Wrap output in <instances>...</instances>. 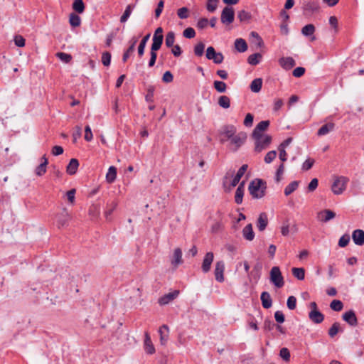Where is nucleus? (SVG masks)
I'll use <instances>...</instances> for the list:
<instances>
[{
	"label": "nucleus",
	"instance_id": "f257e3e1",
	"mask_svg": "<svg viewBox=\"0 0 364 364\" xmlns=\"http://www.w3.org/2000/svg\"><path fill=\"white\" fill-rule=\"evenodd\" d=\"M248 189L253 198L260 199L265 196L266 182L260 178L254 179L250 182Z\"/></svg>",
	"mask_w": 364,
	"mask_h": 364
},
{
	"label": "nucleus",
	"instance_id": "f03ea898",
	"mask_svg": "<svg viewBox=\"0 0 364 364\" xmlns=\"http://www.w3.org/2000/svg\"><path fill=\"white\" fill-rule=\"evenodd\" d=\"M320 9V4L316 0H304L301 4V11L305 16H311L314 14L318 13Z\"/></svg>",
	"mask_w": 364,
	"mask_h": 364
},
{
	"label": "nucleus",
	"instance_id": "7ed1b4c3",
	"mask_svg": "<svg viewBox=\"0 0 364 364\" xmlns=\"http://www.w3.org/2000/svg\"><path fill=\"white\" fill-rule=\"evenodd\" d=\"M252 137L255 140V151L256 152H261L267 149L272 141V136L268 134L252 136Z\"/></svg>",
	"mask_w": 364,
	"mask_h": 364
},
{
	"label": "nucleus",
	"instance_id": "20e7f679",
	"mask_svg": "<svg viewBox=\"0 0 364 364\" xmlns=\"http://www.w3.org/2000/svg\"><path fill=\"white\" fill-rule=\"evenodd\" d=\"M271 282L277 287L281 288L284 284V277L279 267H273L269 273Z\"/></svg>",
	"mask_w": 364,
	"mask_h": 364
},
{
	"label": "nucleus",
	"instance_id": "39448f33",
	"mask_svg": "<svg viewBox=\"0 0 364 364\" xmlns=\"http://www.w3.org/2000/svg\"><path fill=\"white\" fill-rule=\"evenodd\" d=\"M348 181V179L346 177L341 176L336 178L331 186V190L333 193L336 195H340L343 193V192L346 188V185Z\"/></svg>",
	"mask_w": 364,
	"mask_h": 364
},
{
	"label": "nucleus",
	"instance_id": "423d86ee",
	"mask_svg": "<svg viewBox=\"0 0 364 364\" xmlns=\"http://www.w3.org/2000/svg\"><path fill=\"white\" fill-rule=\"evenodd\" d=\"M205 56L207 59L213 60L215 64L222 63L224 59L222 53H217L213 46L208 47Z\"/></svg>",
	"mask_w": 364,
	"mask_h": 364
},
{
	"label": "nucleus",
	"instance_id": "0eeeda50",
	"mask_svg": "<svg viewBox=\"0 0 364 364\" xmlns=\"http://www.w3.org/2000/svg\"><path fill=\"white\" fill-rule=\"evenodd\" d=\"M235 12L232 7L226 6L221 13V22L224 24L229 25L233 22Z\"/></svg>",
	"mask_w": 364,
	"mask_h": 364
},
{
	"label": "nucleus",
	"instance_id": "6e6552de",
	"mask_svg": "<svg viewBox=\"0 0 364 364\" xmlns=\"http://www.w3.org/2000/svg\"><path fill=\"white\" fill-rule=\"evenodd\" d=\"M70 215L66 209H63L60 213L56 215V222L58 228L68 225Z\"/></svg>",
	"mask_w": 364,
	"mask_h": 364
},
{
	"label": "nucleus",
	"instance_id": "1a4fd4ad",
	"mask_svg": "<svg viewBox=\"0 0 364 364\" xmlns=\"http://www.w3.org/2000/svg\"><path fill=\"white\" fill-rule=\"evenodd\" d=\"M225 263L223 261H218L215 266V277L218 282H224Z\"/></svg>",
	"mask_w": 364,
	"mask_h": 364
},
{
	"label": "nucleus",
	"instance_id": "9d476101",
	"mask_svg": "<svg viewBox=\"0 0 364 364\" xmlns=\"http://www.w3.org/2000/svg\"><path fill=\"white\" fill-rule=\"evenodd\" d=\"M336 217V213L329 209L319 211L317 213L316 218L321 223H327Z\"/></svg>",
	"mask_w": 364,
	"mask_h": 364
},
{
	"label": "nucleus",
	"instance_id": "9b49d317",
	"mask_svg": "<svg viewBox=\"0 0 364 364\" xmlns=\"http://www.w3.org/2000/svg\"><path fill=\"white\" fill-rule=\"evenodd\" d=\"M214 255L212 252H207L203 260L201 269L204 273H207L210 270L211 264L213 262Z\"/></svg>",
	"mask_w": 364,
	"mask_h": 364
},
{
	"label": "nucleus",
	"instance_id": "f8f14e48",
	"mask_svg": "<svg viewBox=\"0 0 364 364\" xmlns=\"http://www.w3.org/2000/svg\"><path fill=\"white\" fill-rule=\"evenodd\" d=\"M182 250L181 248L177 247L173 250V256L171 259V263L174 268H177L183 263Z\"/></svg>",
	"mask_w": 364,
	"mask_h": 364
},
{
	"label": "nucleus",
	"instance_id": "ddd939ff",
	"mask_svg": "<svg viewBox=\"0 0 364 364\" xmlns=\"http://www.w3.org/2000/svg\"><path fill=\"white\" fill-rule=\"evenodd\" d=\"M144 348L147 354L152 355L155 353L154 346L148 332L144 333Z\"/></svg>",
	"mask_w": 364,
	"mask_h": 364
},
{
	"label": "nucleus",
	"instance_id": "4468645a",
	"mask_svg": "<svg viewBox=\"0 0 364 364\" xmlns=\"http://www.w3.org/2000/svg\"><path fill=\"white\" fill-rule=\"evenodd\" d=\"M343 319L351 326H355L358 324L356 315L353 310H349L343 314Z\"/></svg>",
	"mask_w": 364,
	"mask_h": 364
},
{
	"label": "nucleus",
	"instance_id": "2eb2a0df",
	"mask_svg": "<svg viewBox=\"0 0 364 364\" xmlns=\"http://www.w3.org/2000/svg\"><path fill=\"white\" fill-rule=\"evenodd\" d=\"M179 294L178 290H175L172 292H169L159 298V303L160 305H166L174 300Z\"/></svg>",
	"mask_w": 364,
	"mask_h": 364
},
{
	"label": "nucleus",
	"instance_id": "dca6fc26",
	"mask_svg": "<svg viewBox=\"0 0 364 364\" xmlns=\"http://www.w3.org/2000/svg\"><path fill=\"white\" fill-rule=\"evenodd\" d=\"M247 139V135L245 133L240 132L237 135H235L230 140L231 144L235 146V150H237L240 146H241Z\"/></svg>",
	"mask_w": 364,
	"mask_h": 364
},
{
	"label": "nucleus",
	"instance_id": "f3484780",
	"mask_svg": "<svg viewBox=\"0 0 364 364\" xmlns=\"http://www.w3.org/2000/svg\"><path fill=\"white\" fill-rule=\"evenodd\" d=\"M269 126V120H264L259 122L252 132V136L264 135L262 132Z\"/></svg>",
	"mask_w": 364,
	"mask_h": 364
},
{
	"label": "nucleus",
	"instance_id": "a211bd4d",
	"mask_svg": "<svg viewBox=\"0 0 364 364\" xmlns=\"http://www.w3.org/2000/svg\"><path fill=\"white\" fill-rule=\"evenodd\" d=\"M352 239L356 245L362 246L364 245V231L363 230H355L352 233Z\"/></svg>",
	"mask_w": 364,
	"mask_h": 364
},
{
	"label": "nucleus",
	"instance_id": "6ab92c4d",
	"mask_svg": "<svg viewBox=\"0 0 364 364\" xmlns=\"http://www.w3.org/2000/svg\"><path fill=\"white\" fill-rule=\"evenodd\" d=\"M48 164V159L46 155L41 158V163L36 168L35 173L38 176H42L46 173L47 165Z\"/></svg>",
	"mask_w": 364,
	"mask_h": 364
},
{
	"label": "nucleus",
	"instance_id": "aec40b11",
	"mask_svg": "<svg viewBox=\"0 0 364 364\" xmlns=\"http://www.w3.org/2000/svg\"><path fill=\"white\" fill-rule=\"evenodd\" d=\"M279 65L285 70H290L292 68L296 63L291 57H283L279 60Z\"/></svg>",
	"mask_w": 364,
	"mask_h": 364
},
{
	"label": "nucleus",
	"instance_id": "412c9836",
	"mask_svg": "<svg viewBox=\"0 0 364 364\" xmlns=\"http://www.w3.org/2000/svg\"><path fill=\"white\" fill-rule=\"evenodd\" d=\"M315 30V26L313 24H307L302 28L301 33L306 37H310L311 41H314L316 39L314 36Z\"/></svg>",
	"mask_w": 364,
	"mask_h": 364
},
{
	"label": "nucleus",
	"instance_id": "4be33fe9",
	"mask_svg": "<svg viewBox=\"0 0 364 364\" xmlns=\"http://www.w3.org/2000/svg\"><path fill=\"white\" fill-rule=\"evenodd\" d=\"M309 317L312 322L316 324L321 323L324 319L323 314L319 311H311Z\"/></svg>",
	"mask_w": 364,
	"mask_h": 364
},
{
	"label": "nucleus",
	"instance_id": "5701e85b",
	"mask_svg": "<svg viewBox=\"0 0 364 364\" xmlns=\"http://www.w3.org/2000/svg\"><path fill=\"white\" fill-rule=\"evenodd\" d=\"M260 299L264 309H269L272 306V299L269 292L263 291L261 294Z\"/></svg>",
	"mask_w": 364,
	"mask_h": 364
},
{
	"label": "nucleus",
	"instance_id": "b1692460",
	"mask_svg": "<svg viewBox=\"0 0 364 364\" xmlns=\"http://www.w3.org/2000/svg\"><path fill=\"white\" fill-rule=\"evenodd\" d=\"M268 224L267 215L265 213H261L257 219V226L259 231L265 230Z\"/></svg>",
	"mask_w": 364,
	"mask_h": 364
},
{
	"label": "nucleus",
	"instance_id": "393cba45",
	"mask_svg": "<svg viewBox=\"0 0 364 364\" xmlns=\"http://www.w3.org/2000/svg\"><path fill=\"white\" fill-rule=\"evenodd\" d=\"M169 328L167 325H163L159 330L160 334V342L161 345H165L168 338Z\"/></svg>",
	"mask_w": 364,
	"mask_h": 364
},
{
	"label": "nucleus",
	"instance_id": "a878e982",
	"mask_svg": "<svg viewBox=\"0 0 364 364\" xmlns=\"http://www.w3.org/2000/svg\"><path fill=\"white\" fill-rule=\"evenodd\" d=\"M79 162L76 159H72L66 167V172L69 175H74L78 168Z\"/></svg>",
	"mask_w": 364,
	"mask_h": 364
},
{
	"label": "nucleus",
	"instance_id": "bb28decb",
	"mask_svg": "<svg viewBox=\"0 0 364 364\" xmlns=\"http://www.w3.org/2000/svg\"><path fill=\"white\" fill-rule=\"evenodd\" d=\"M236 133V128L232 125L225 126L223 127L222 131V135H223L226 139H231Z\"/></svg>",
	"mask_w": 364,
	"mask_h": 364
},
{
	"label": "nucleus",
	"instance_id": "cd10ccee",
	"mask_svg": "<svg viewBox=\"0 0 364 364\" xmlns=\"http://www.w3.org/2000/svg\"><path fill=\"white\" fill-rule=\"evenodd\" d=\"M242 235L245 239L248 241H252L255 237V233L252 229V224L247 225L242 230Z\"/></svg>",
	"mask_w": 364,
	"mask_h": 364
},
{
	"label": "nucleus",
	"instance_id": "c85d7f7f",
	"mask_svg": "<svg viewBox=\"0 0 364 364\" xmlns=\"http://www.w3.org/2000/svg\"><path fill=\"white\" fill-rule=\"evenodd\" d=\"M244 196V182H242L235 191V201L237 204H241L242 203V198Z\"/></svg>",
	"mask_w": 364,
	"mask_h": 364
},
{
	"label": "nucleus",
	"instance_id": "c756f323",
	"mask_svg": "<svg viewBox=\"0 0 364 364\" xmlns=\"http://www.w3.org/2000/svg\"><path fill=\"white\" fill-rule=\"evenodd\" d=\"M334 123L330 122L323 125L317 132L318 136H323L328 134L330 132L334 129Z\"/></svg>",
	"mask_w": 364,
	"mask_h": 364
},
{
	"label": "nucleus",
	"instance_id": "7c9ffc66",
	"mask_svg": "<svg viewBox=\"0 0 364 364\" xmlns=\"http://www.w3.org/2000/svg\"><path fill=\"white\" fill-rule=\"evenodd\" d=\"M235 48L240 53H244L247 50V44L242 38H237L235 41Z\"/></svg>",
	"mask_w": 364,
	"mask_h": 364
},
{
	"label": "nucleus",
	"instance_id": "2f4dec72",
	"mask_svg": "<svg viewBox=\"0 0 364 364\" xmlns=\"http://www.w3.org/2000/svg\"><path fill=\"white\" fill-rule=\"evenodd\" d=\"M117 177V168L112 166L109 168L106 174V180L109 183H113Z\"/></svg>",
	"mask_w": 364,
	"mask_h": 364
},
{
	"label": "nucleus",
	"instance_id": "473e14b6",
	"mask_svg": "<svg viewBox=\"0 0 364 364\" xmlns=\"http://www.w3.org/2000/svg\"><path fill=\"white\" fill-rule=\"evenodd\" d=\"M299 185V182L298 181H294L291 182L284 188V195L286 196H288L290 194H291L294 191H295L298 188Z\"/></svg>",
	"mask_w": 364,
	"mask_h": 364
},
{
	"label": "nucleus",
	"instance_id": "72a5a7b5",
	"mask_svg": "<svg viewBox=\"0 0 364 364\" xmlns=\"http://www.w3.org/2000/svg\"><path fill=\"white\" fill-rule=\"evenodd\" d=\"M262 86V78H256L253 80L250 84L251 91L253 92H259Z\"/></svg>",
	"mask_w": 364,
	"mask_h": 364
},
{
	"label": "nucleus",
	"instance_id": "f704fd0d",
	"mask_svg": "<svg viewBox=\"0 0 364 364\" xmlns=\"http://www.w3.org/2000/svg\"><path fill=\"white\" fill-rule=\"evenodd\" d=\"M150 33L146 35L140 41L139 45L138 46V55L139 57L143 56L144 53L145 47L148 40L149 39Z\"/></svg>",
	"mask_w": 364,
	"mask_h": 364
},
{
	"label": "nucleus",
	"instance_id": "c9c22d12",
	"mask_svg": "<svg viewBox=\"0 0 364 364\" xmlns=\"http://www.w3.org/2000/svg\"><path fill=\"white\" fill-rule=\"evenodd\" d=\"M137 42V38H133V41L129 48L124 53L122 56V61L125 63L127 59L129 58L130 53H132L134 50V48L136 46V43Z\"/></svg>",
	"mask_w": 364,
	"mask_h": 364
},
{
	"label": "nucleus",
	"instance_id": "e433bc0d",
	"mask_svg": "<svg viewBox=\"0 0 364 364\" xmlns=\"http://www.w3.org/2000/svg\"><path fill=\"white\" fill-rule=\"evenodd\" d=\"M218 105L224 109H228L230 107V99L226 95L220 96L218 98Z\"/></svg>",
	"mask_w": 364,
	"mask_h": 364
},
{
	"label": "nucleus",
	"instance_id": "4c0bfd02",
	"mask_svg": "<svg viewBox=\"0 0 364 364\" xmlns=\"http://www.w3.org/2000/svg\"><path fill=\"white\" fill-rule=\"evenodd\" d=\"M293 275L299 280H304L305 277V270L302 267H294L291 269Z\"/></svg>",
	"mask_w": 364,
	"mask_h": 364
},
{
	"label": "nucleus",
	"instance_id": "58836bf2",
	"mask_svg": "<svg viewBox=\"0 0 364 364\" xmlns=\"http://www.w3.org/2000/svg\"><path fill=\"white\" fill-rule=\"evenodd\" d=\"M164 38H159L156 36H153V42L151 47V50L156 52L159 50L162 45Z\"/></svg>",
	"mask_w": 364,
	"mask_h": 364
},
{
	"label": "nucleus",
	"instance_id": "ea45409f",
	"mask_svg": "<svg viewBox=\"0 0 364 364\" xmlns=\"http://www.w3.org/2000/svg\"><path fill=\"white\" fill-rule=\"evenodd\" d=\"M261 59L262 55L260 53H254L248 57L247 62L252 65H256L259 63Z\"/></svg>",
	"mask_w": 364,
	"mask_h": 364
},
{
	"label": "nucleus",
	"instance_id": "a19ab883",
	"mask_svg": "<svg viewBox=\"0 0 364 364\" xmlns=\"http://www.w3.org/2000/svg\"><path fill=\"white\" fill-rule=\"evenodd\" d=\"M73 9L79 14L83 13L85 10V4L82 0H74L73 3Z\"/></svg>",
	"mask_w": 364,
	"mask_h": 364
},
{
	"label": "nucleus",
	"instance_id": "79ce46f5",
	"mask_svg": "<svg viewBox=\"0 0 364 364\" xmlns=\"http://www.w3.org/2000/svg\"><path fill=\"white\" fill-rule=\"evenodd\" d=\"M69 22L72 26L78 27L81 23V19L78 15L72 13L69 16Z\"/></svg>",
	"mask_w": 364,
	"mask_h": 364
},
{
	"label": "nucleus",
	"instance_id": "37998d69",
	"mask_svg": "<svg viewBox=\"0 0 364 364\" xmlns=\"http://www.w3.org/2000/svg\"><path fill=\"white\" fill-rule=\"evenodd\" d=\"M175 42V33L169 31L167 33L165 38V44L168 48L173 46Z\"/></svg>",
	"mask_w": 364,
	"mask_h": 364
},
{
	"label": "nucleus",
	"instance_id": "c03bdc74",
	"mask_svg": "<svg viewBox=\"0 0 364 364\" xmlns=\"http://www.w3.org/2000/svg\"><path fill=\"white\" fill-rule=\"evenodd\" d=\"M250 36L252 38V43L257 45V47H262L263 46V41L257 32L252 31Z\"/></svg>",
	"mask_w": 364,
	"mask_h": 364
},
{
	"label": "nucleus",
	"instance_id": "a18cd8bd",
	"mask_svg": "<svg viewBox=\"0 0 364 364\" xmlns=\"http://www.w3.org/2000/svg\"><path fill=\"white\" fill-rule=\"evenodd\" d=\"M284 171V165L282 163L277 169L275 173L274 180L277 183H279L282 179V176Z\"/></svg>",
	"mask_w": 364,
	"mask_h": 364
},
{
	"label": "nucleus",
	"instance_id": "49530a36",
	"mask_svg": "<svg viewBox=\"0 0 364 364\" xmlns=\"http://www.w3.org/2000/svg\"><path fill=\"white\" fill-rule=\"evenodd\" d=\"M214 88L220 93L225 92L227 89L226 84L223 81L215 80L213 83Z\"/></svg>",
	"mask_w": 364,
	"mask_h": 364
},
{
	"label": "nucleus",
	"instance_id": "de8ad7c7",
	"mask_svg": "<svg viewBox=\"0 0 364 364\" xmlns=\"http://www.w3.org/2000/svg\"><path fill=\"white\" fill-rule=\"evenodd\" d=\"M330 307L332 310L335 311H340L343 309V304L341 301L335 299L333 300L330 304Z\"/></svg>",
	"mask_w": 364,
	"mask_h": 364
},
{
	"label": "nucleus",
	"instance_id": "09e8293b",
	"mask_svg": "<svg viewBox=\"0 0 364 364\" xmlns=\"http://www.w3.org/2000/svg\"><path fill=\"white\" fill-rule=\"evenodd\" d=\"M205 45L203 43L200 42L194 47V53L196 56L200 57L204 53Z\"/></svg>",
	"mask_w": 364,
	"mask_h": 364
},
{
	"label": "nucleus",
	"instance_id": "8fccbe9b",
	"mask_svg": "<svg viewBox=\"0 0 364 364\" xmlns=\"http://www.w3.org/2000/svg\"><path fill=\"white\" fill-rule=\"evenodd\" d=\"M132 6L131 5H128L126 7V9H125L123 15L120 18V22L121 23H125L127 21V19L129 18V16H130V15L132 14Z\"/></svg>",
	"mask_w": 364,
	"mask_h": 364
},
{
	"label": "nucleus",
	"instance_id": "3c124183",
	"mask_svg": "<svg viewBox=\"0 0 364 364\" xmlns=\"http://www.w3.org/2000/svg\"><path fill=\"white\" fill-rule=\"evenodd\" d=\"M117 207V202L112 201L109 205H107V209L106 210L105 215L107 218H108L114 212V210Z\"/></svg>",
	"mask_w": 364,
	"mask_h": 364
},
{
	"label": "nucleus",
	"instance_id": "603ef678",
	"mask_svg": "<svg viewBox=\"0 0 364 364\" xmlns=\"http://www.w3.org/2000/svg\"><path fill=\"white\" fill-rule=\"evenodd\" d=\"M237 18L242 22L247 21L251 18V15L249 12L242 10L238 12Z\"/></svg>",
	"mask_w": 364,
	"mask_h": 364
},
{
	"label": "nucleus",
	"instance_id": "864d4df0",
	"mask_svg": "<svg viewBox=\"0 0 364 364\" xmlns=\"http://www.w3.org/2000/svg\"><path fill=\"white\" fill-rule=\"evenodd\" d=\"M177 15L181 19L187 18L189 16V10L187 7H182L178 9Z\"/></svg>",
	"mask_w": 364,
	"mask_h": 364
},
{
	"label": "nucleus",
	"instance_id": "5fc2aeb1",
	"mask_svg": "<svg viewBox=\"0 0 364 364\" xmlns=\"http://www.w3.org/2000/svg\"><path fill=\"white\" fill-rule=\"evenodd\" d=\"M340 324L338 322H335L328 330V335L331 338H333L339 331Z\"/></svg>",
	"mask_w": 364,
	"mask_h": 364
},
{
	"label": "nucleus",
	"instance_id": "6e6d98bb",
	"mask_svg": "<svg viewBox=\"0 0 364 364\" xmlns=\"http://www.w3.org/2000/svg\"><path fill=\"white\" fill-rule=\"evenodd\" d=\"M287 306L289 309L294 310L296 306V298L294 296H290L287 299Z\"/></svg>",
	"mask_w": 364,
	"mask_h": 364
},
{
	"label": "nucleus",
	"instance_id": "4d7b16f0",
	"mask_svg": "<svg viewBox=\"0 0 364 364\" xmlns=\"http://www.w3.org/2000/svg\"><path fill=\"white\" fill-rule=\"evenodd\" d=\"M218 0H208L206 9L209 12L215 11L218 6Z\"/></svg>",
	"mask_w": 364,
	"mask_h": 364
},
{
	"label": "nucleus",
	"instance_id": "13d9d810",
	"mask_svg": "<svg viewBox=\"0 0 364 364\" xmlns=\"http://www.w3.org/2000/svg\"><path fill=\"white\" fill-rule=\"evenodd\" d=\"M154 87L153 86H149L147 88V94L145 96V100L148 102H154Z\"/></svg>",
	"mask_w": 364,
	"mask_h": 364
},
{
	"label": "nucleus",
	"instance_id": "bf43d9fd",
	"mask_svg": "<svg viewBox=\"0 0 364 364\" xmlns=\"http://www.w3.org/2000/svg\"><path fill=\"white\" fill-rule=\"evenodd\" d=\"M277 156L276 151H270L264 156V161L266 164L272 163Z\"/></svg>",
	"mask_w": 364,
	"mask_h": 364
},
{
	"label": "nucleus",
	"instance_id": "052dcab7",
	"mask_svg": "<svg viewBox=\"0 0 364 364\" xmlns=\"http://www.w3.org/2000/svg\"><path fill=\"white\" fill-rule=\"evenodd\" d=\"M183 35L185 38L191 39L196 36V31L193 28L188 27L183 31Z\"/></svg>",
	"mask_w": 364,
	"mask_h": 364
},
{
	"label": "nucleus",
	"instance_id": "680f3d73",
	"mask_svg": "<svg viewBox=\"0 0 364 364\" xmlns=\"http://www.w3.org/2000/svg\"><path fill=\"white\" fill-rule=\"evenodd\" d=\"M315 161L314 159H307L303 164H302V166H301V168L303 171H308L309 170L310 168H311V167L313 166L314 164Z\"/></svg>",
	"mask_w": 364,
	"mask_h": 364
},
{
	"label": "nucleus",
	"instance_id": "e2e57ef3",
	"mask_svg": "<svg viewBox=\"0 0 364 364\" xmlns=\"http://www.w3.org/2000/svg\"><path fill=\"white\" fill-rule=\"evenodd\" d=\"M254 117L252 114L248 113L246 114L243 124L247 127H251L253 124Z\"/></svg>",
	"mask_w": 364,
	"mask_h": 364
},
{
	"label": "nucleus",
	"instance_id": "0e129e2a",
	"mask_svg": "<svg viewBox=\"0 0 364 364\" xmlns=\"http://www.w3.org/2000/svg\"><path fill=\"white\" fill-rule=\"evenodd\" d=\"M111 62V54L109 52H105L102 55V63L105 66H109Z\"/></svg>",
	"mask_w": 364,
	"mask_h": 364
},
{
	"label": "nucleus",
	"instance_id": "69168bd1",
	"mask_svg": "<svg viewBox=\"0 0 364 364\" xmlns=\"http://www.w3.org/2000/svg\"><path fill=\"white\" fill-rule=\"evenodd\" d=\"M350 242V236L348 235H344L341 236L338 241V245L341 247H344L348 245Z\"/></svg>",
	"mask_w": 364,
	"mask_h": 364
},
{
	"label": "nucleus",
	"instance_id": "338daca9",
	"mask_svg": "<svg viewBox=\"0 0 364 364\" xmlns=\"http://www.w3.org/2000/svg\"><path fill=\"white\" fill-rule=\"evenodd\" d=\"M279 355L286 361H289L290 359V353L287 348H282L280 350Z\"/></svg>",
	"mask_w": 364,
	"mask_h": 364
},
{
	"label": "nucleus",
	"instance_id": "774afa93",
	"mask_svg": "<svg viewBox=\"0 0 364 364\" xmlns=\"http://www.w3.org/2000/svg\"><path fill=\"white\" fill-rule=\"evenodd\" d=\"M14 43L18 47H23L25 46V39L22 36L17 35L14 37Z\"/></svg>",
	"mask_w": 364,
	"mask_h": 364
}]
</instances>
